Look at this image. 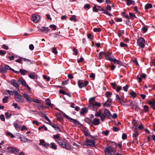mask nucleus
<instances>
[{
    "instance_id": "obj_1",
    "label": "nucleus",
    "mask_w": 155,
    "mask_h": 155,
    "mask_svg": "<svg viewBox=\"0 0 155 155\" xmlns=\"http://www.w3.org/2000/svg\"><path fill=\"white\" fill-rule=\"evenodd\" d=\"M55 141L62 147L67 150L71 149V145L69 143H66L65 140L59 139L56 140Z\"/></svg>"
},
{
    "instance_id": "obj_2",
    "label": "nucleus",
    "mask_w": 155,
    "mask_h": 155,
    "mask_svg": "<svg viewBox=\"0 0 155 155\" xmlns=\"http://www.w3.org/2000/svg\"><path fill=\"white\" fill-rule=\"evenodd\" d=\"M20 92L19 90H17L15 92L14 97L15 100L17 102L20 103H23L25 101L22 96L18 94Z\"/></svg>"
},
{
    "instance_id": "obj_3",
    "label": "nucleus",
    "mask_w": 155,
    "mask_h": 155,
    "mask_svg": "<svg viewBox=\"0 0 155 155\" xmlns=\"http://www.w3.org/2000/svg\"><path fill=\"white\" fill-rule=\"evenodd\" d=\"M89 107L91 108H93V107L96 106L99 107L101 105L100 103L95 101L94 97L90 98L89 99Z\"/></svg>"
},
{
    "instance_id": "obj_4",
    "label": "nucleus",
    "mask_w": 155,
    "mask_h": 155,
    "mask_svg": "<svg viewBox=\"0 0 155 155\" xmlns=\"http://www.w3.org/2000/svg\"><path fill=\"white\" fill-rule=\"evenodd\" d=\"M115 152L114 149L110 146L106 147L104 150L105 155H114Z\"/></svg>"
},
{
    "instance_id": "obj_5",
    "label": "nucleus",
    "mask_w": 155,
    "mask_h": 155,
    "mask_svg": "<svg viewBox=\"0 0 155 155\" xmlns=\"http://www.w3.org/2000/svg\"><path fill=\"white\" fill-rule=\"evenodd\" d=\"M145 40L142 38H140L137 40V45L141 48H143L145 46Z\"/></svg>"
},
{
    "instance_id": "obj_6",
    "label": "nucleus",
    "mask_w": 155,
    "mask_h": 155,
    "mask_svg": "<svg viewBox=\"0 0 155 155\" xmlns=\"http://www.w3.org/2000/svg\"><path fill=\"white\" fill-rule=\"evenodd\" d=\"M95 142L94 140H89L87 138L86 139V141L84 142V145L87 146H89L94 147L95 146Z\"/></svg>"
},
{
    "instance_id": "obj_7",
    "label": "nucleus",
    "mask_w": 155,
    "mask_h": 155,
    "mask_svg": "<svg viewBox=\"0 0 155 155\" xmlns=\"http://www.w3.org/2000/svg\"><path fill=\"white\" fill-rule=\"evenodd\" d=\"M63 116L66 118L70 119V121L73 122L75 124L78 126H80L81 125V124H80V123L76 119H74L70 117L68 115H66L65 113H64Z\"/></svg>"
},
{
    "instance_id": "obj_8",
    "label": "nucleus",
    "mask_w": 155,
    "mask_h": 155,
    "mask_svg": "<svg viewBox=\"0 0 155 155\" xmlns=\"http://www.w3.org/2000/svg\"><path fill=\"white\" fill-rule=\"evenodd\" d=\"M95 116L96 117H100L101 120L102 121H104L105 119V116L104 114H102V111L101 110H100L97 112L95 113Z\"/></svg>"
},
{
    "instance_id": "obj_9",
    "label": "nucleus",
    "mask_w": 155,
    "mask_h": 155,
    "mask_svg": "<svg viewBox=\"0 0 155 155\" xmlns=\"http://www.w3.org/2000/svg\"><path fill=\"white\" fill-rule=\"evenodd\" d=\"M7 150L10 152H11L15 154H17L19 152L18 150L16 148L13 147H8Z\"/></svg>"
},
{
    "instance_id": "obj_10",
    "label": "nucleus",
    "mask_w": 155,
    "mask_h": 155,
    "mask_svg": "<svg viewBox=\"0 0 155 155\" xmlns=\"http://www.w3.org/2000/svg\"><path fill=\"white\" fill-rule=\"evenodd\" d=\"M40 19V17L39 15L36 14L32 15L31 20L34 22H37Z\"/></svg>"
},
{
    "instance_id": "obj_11",
    "label": "nucleus",
    "mask_w": 155,
    "mask_h": 155,
    "mask_svg": "<svg viewBox=\"0 0 155 155\" xmlns=\"http://www.w3.org/2000/svg\"><path fill=\"white\" fill-rule=\"evenodd\" d=\"M147 103L152 108L155 110V99H153L152 100H148Z\"/></svg>"
},
{
    "instance_id": "obj_12",
    "label": "nucleus",
    "mask_w": 155,
    "mask_h": 155,
    "mask_svg": "<svg viewBox=\"0 0 155 155\" xmlns=\"http://www.w3.org/2000/svg\"><path fill=\"white\" fill-rule=\"evenodd\" d=\"M40 143H39V145H42L43 146L46 148H48L49 146V144L47 143H45L44 140L41 139L40 140Z\"/></svg>"
},
{
    "instance_id": "obj_13",
    "label": "nucleus",
    "mask_w": 155,
    "mask_h": 155,
    "mask_svg": "<svg viewBox=\"0 0 155 155\" xmlns=\"http://www.w3.org/2000/svg\"><path fill=\"white\" fill-rule=\"evenodd\" d=\"M104 114L105 116V118L106 117H107L108 118H110L111 116V114L110 113L109 110L107 109L104 110Z\"/></svg>"
},
{
    "instance_id": "obj_14",
    "label": "nucleus",
    "mask_w": 155,
    "mask_h": 155,
    "mask_svg": "<svg viewBox=\"0 0 155 155\" xmlns=\"http://www.w3.org/2000/svg\"><path fill=\"white\" fill-rule=\"evenodd\" d=\"M24 97L26 100L28 102H31L32 101V99L30 97V96L28 94L25 93H23Z\"/></svg>"
},
{
    "instance_id": "obj_15",
    "label": "nucleus",
    "mask_w": 155,
    "mask_h": 155,
    "mask_svg": "<svg viewBox=\"0 0 155 155\" xmlns=\"http://www.w3.org/2000/svg\"><path fill=\"white\" fill-rule=\"evenodd\" d=\"M48 124L51 125L58 132H61V130H60L59 127L56 124H53L51 122L50 123H48Z\"/></svg>"
},
{
    "instance_id": "obj_16",
    "label": "nucleus",
    "mask_w": 155,
    "mask_h": 155,
    "mask_svg": "<svg viewBox=\"0 0 155 155\" xmlns=\"http://www.w3.org/2000/svg\"><path fill=\"white\" fill-rule=\"evenodd\" d=\"M100 120L99 119L97 118H94L91 122L92 124L95 125H98L100 124Z\"/></svg>"
},
{
    "instance_id": "obj_17",
    "label": "nucleus",
    "mask_w": 155,
    "mask_h": 155,
    "mask_svg": "<svg viewBox=\"0 0 155 155\" xmlns=\"http://www.w3.org/2000/svg\"><path fill=\"white\" fill-rule=\"evenodd\" d=\"M12 84L15 86L16 88H18L19 87V85L17 82V81L13 79L11 81Z\"/></svg>"
},
{
    "instance_id": "obj_18",
    "label": "nucleus",
    "mask_w": 155,
    "mask_h": 155,
    "mask_svg": "<svg viewBox=\"0 0 155 155\" xmlns=\"http://www.w3.org/2000/svg\"><path fill=\"white\" fill-rule=\"evenodd\" d=\"M135 130L134 131V133L133 134V137H135V138H137L138 135L137 127L135 126Z\"/></svg>"
},
{
    "instance_id": "obj_19",
    "label": "nucleus",
    "mask_w": 155,
    "mask_h": 155,
    "mask_svg": "<svg viewBox=\"0 0 155 155\" xmlns=\"http://www.w3.org/2000/svg\"><path fill=\"white\" fill-rule=\"evenodd\" d=\"M114 62V63L117 64H119L120 65H121L122 62L114 58H113V59L111 61V62Z\"/></svg>"
},
{
    "instance_id": "obj_20",
    "label": "nucleus",
    "mask_w": 155,
    "mask_h": 155,
    "mask_svg": "<svg viewBox=\"0 0 155 155\" xmlns=\"http://www.w3.org/2000/svg\"><path fill=\"white\" fill-rule=\"evenodd\" d=\"M112 101V99L111 98H109L107 101L104 104V107H107L108 106Z\"/></svg>"
},
{
    "instance_id": "obj_21",
    "label": "nucleus",
    "mask_w": 155,
    "mask_h": 155,
    "mask_svg": "<svg viewBox=\"0 0 155 155\" xmlns=\"http://www.w3.org/2000/svg\"><path fill=\"white\" fill-rule=\"evenodd\" d=\"M132 104V105L135 108V110L137 111L139 109V107H138L137 103L136 102H134L133 103L132 102L131 103Z\"/></svg>"
},
{
    "instance_id": "obj_22",
    "label": "nucleus",
    "mask_w": 155,
    "mask_h": 155,
    "mask_svg": "<svg viewBox=\"0 0 155 155\" xmlns=\"http://www.w3.org/2000/svg\"><path fill=\"white\" fill-rule=\"evenodd\" d=\"M78 84L79 87L80 88L84 87V83L81 80H80L78 81Z\"/></svg>"
},
{
    "instance_id": "obj_23",
    "label": "nucleus",
    "mask_w": 155,
    "mask_h": 155,
    "mask_svg": "<svg viewBox=\"0 0 155 155\" xmlns=\"http://www.w3.org/2000/svg\"><path fill=\"white\" fill-rule=\"evenodd\" d=\"M59 93H60L62 94H65L67 95H68V96L70 97H71V94H70L68 92H67L61 89L60 90Z\"/></svg>"
},
{
    "instance_id": "obj_24",
    "label": "nucleus",
    "mask_w": 155,
    "mask_h": 155,
    "mask_svg": "<svg viewBox=\"0 0 155 155\" xmlns=\"http://www.w3.org/2000/svg\"><path fill=\"white\" fill-rule=\"evenodd\" d=\"M40 31H43L45 33H47L48 31V28L46 27H42L39 28Z\"/></svg>"
},
{
    "instance_id": "obj_25",
    "label": "nucleus",
    "mask_w": 155,
    "mask_h": 155,
    "mask_svg": "<svg viewBox=\"0 0 155 155\" xmlns=\"http://www.w3.org/2000/svg\"><path fill=\"white\" fill-rule=\"evenodd\" d=\"M106 59V60H107L109 61H110L111 62L112 61L113 57H111L110 56V55L109 54H106L105 55Z\"/></svg>"
},
{
    "instance_id": "obj_26",
    "label": "nucleus",
    "mask_w": 155,
    "mask_h": 155,
    "mask_svg": "<svg viewBox=\"0 0 155 155\" xmlns=\"http://www.w3.org/2000/svg\"><path fill=\"white\" fill-rule=\"evenodd\" d=\"M127 2V5H133L135 4V1L132 0H126Z\"/></svg>"
},
{
    "instance_id": "obj_27",
    "label": "nucleus",
    "mask_w": 155,
    "mask_h": 155,
    "mask_svg": "<svg viewBox=\"0 0 155 155\" xmlns=\"http://www.w3.org/2000/svg\"><path fill=\"white\" fill-rule=\"evenodd\" d=\"M18 81L23 86H25L27 84L25 81L22 78H20L18 79Z\"/></svg>"
},
{
    "instance_id": "obj_28",
    "label": "nucleus",
    "mask_w": 155,
    "mask_h": 155,
    "mask_svg": "<svg viewBox=\"0 0 155 155\" xmlns=\"http://www.w3.org/2000/svg\"><path fill=\"white\" fill-rule=\"evenodd\" d=\"M152 7V5L150 3H148L146 4L145 6V9H148L151 8Z\"/></svg>"
},
{
    "instance_id": "obj_29",
    "label": "nucleus",
    "mask_w": 155,
    "mask_h": 155,
    "mask_svg": "<svg viewBox=\"0 0 155 155\" xmlns=\"http://www.w3.org/2000/svg\"><path fill=\"white\" fill-rule=\"evenodd\" d=\"M87 110L85 108H82L80 112V114H84V113L87 112Z\"/></svg>"
},
{
    "instance_id": "obj_30",
    "label": "nucleus",
    "mask_w": 155,
    "mask_h": 155,
    "mask_svg": "<svg viewBox=\"0 0 155 155\" xmlns=\"http://www.w3.org/2000/svg\"><path fill=\"white\" fill-rule=\"evenodd\" d=\"M45 101L46 102V104L47 105H48L49 107H51V102L50 100L48 98L45 99Z\"/></svg>"
},
{
    "instance_id": "obj_31",
    "label": "nucleus",
    "mask_w": 155,
    "mask_h": 155,
    "mask_svg": "<svg viewBox=\"0 0 155 155\" xmlns=\"http://www.w3.org/2000/svg\"><path fill=\"white\" fill-rule=\"evenodd\" d=\"M116 100H117L118 101L120 102V104H122V102L121 101V98L119 96L118 94L116 95Z\"/></svg>"
},
{
    "instance_id": "obj_32",
    "label": "nucleus",
    "mask_w": 155,
    "mask_h": 155,
    "mask_svg": "<svg viewBox=\"0 0 155 155\" xmlns=\"http://www.w3.org/2000/svg\"><path fill=\"white\" fill-rule=\"evenodd\" d=\"M19 72L22 75H24L28 71L24 69H20L19 70Z\"/></svg>"
},
{
    "instance_id": "obj_33",
    "label": "nucleus",
    "mask_w": 155,
    "mask_h": 155,
    "mask_svg": "<svg viewBox=\"0 0 155 155\" xmlns=\"http://www.w3.org/2000/svg\"><path fill=\"white\" fill-rule=\"evenodd\" d=\"M21 140L22 142H25L28 141V139L25 138L23 135L21 138Z\"/></svg>"
},
{
    "instance_id": "obj_34",
    "label": "nucleus",
    "mask_w": 155,
    "mask_h": 155,
    "mask_svg": "<svg viewBox=\"0 0 155 155\" xmlns=\"http://www.w3.org/2000/svg\"><path fill=\"white\" fill-rule=\"evenodd\" d=\"M130 94L131 96V97L134 98L135 97L137 96V94L134 91H132L130 93Z\"/></svg>"
},
{
    "instance_id": "obj_35",
    "label": "nucleus",
    "mask_w": 155,
    "mask_h": 155,
    "mask_svg": "<svg viewBox=\"0 0 155 155\" xmlns=\"http://www.w3.org/2000/svg\"><path fill=\"white\" fill-rule=\"evenodd\" d=\"M7 67L6 65L4 67H2L1 68V72L2 73H6L7 72Z\"/></svg>"
},
{
    "instance_id": "obj_36",
    "label": "nucleus",
    "mask_w": 155,
    "mask_h": 155,
    "mask_svg": "<svg viewBox=\"0 0 155 155\" xmlns=\"http://www.w3.org/2000/svg\"><path fill=\"white\" fill-rule=\"evenodd\" d=\"M32 101L35 102V103H38V104L41 103V101L39 100L36 99L34 98V99H32Z\"/></svg>"
},
{
    "instance_id": "obj_37",
    "label": "nucleus",
    "mask_w": 155,
    "mask_h": 155,
    "mask_svg": "<svg viewBox=\"0 0 155 155\" xmlns=\"http://www.w3.org/2000/svg\"><path fill=\"white\" fill-rule=\"evenodd\" d=\"M122 15L126 18L129 19L130 17L127 15H126V13L124 12H123L122 13Z\"/></svg>"
},
{
    "instance_id": "obj_38",
    "label": "nucleus",
    "mask_w": 155,
    "mask_h": 155,
    "mask_svg": "<svg viewBox=\"0 0 155 155\" xmlns=\"http://www.w3.org/2000/svg\"><path fill=\"white\" fill-rule=\"evenodd\" d=\"M143 108L145 112H147L149 110V107L147 105H144Z\"/></svg>"
},
{
    "instance_id": "obj_39",
    "label": "nucleus",
    "mask_w": 155,
    "mask_h": 155,
    "mask_svg": "<svg viewBox=\"0 0 155 155\" xmlns=\"http://www.w3.org/2000/svg\"><path fill=\"white\" fill-rule=\"evenodd\" d=\"M84 133L85 136L86 137H90L91 135L88 131L87 130L84 131Z\"/></svg>"
},
{
    "instance_id": "obj_40",
    "label": "nucleus",
    "mask_w": 155,
    "mask_h": 155,
    "mask_svg": "<svg viewBox=\"0 0 155 155\" xmlns=\"http://www.w3.org/2000/svg\"><path fill=\"white\" fill-rule=\"evenodd\" d=\"M51 148L54 150H56L57 149L56 146V145L54 143H51Z\"/></svg>"
},
{
    "instance_id": "obj_41",
    "label": "nucleus",
    "mask_w": 155,
    "mask_h": 155,
    "mask_svg": "<svg viewBox=\"0 0 155 155\" xmlns=\"http://www.w3.org/2000/svg\"><path fill=\"white\" fill-rule=\"evenodd\" d=\"M5 115L6 118H10L12 116V114L8 113V112H6L5 113Z\"/></svg>"
},
{
    "instance_id": "obj_42",
    "label": "nucleus",
    "mask_w": 155,
    "mask_h": 155,
    "mask_svg": "<svg viewBox=\"0 0 155 155\" xmlns=\"http://www.w3.org/2000/svg\"><path fill=\"white\" fill-rule=\"evenodd\" d=\"M6 135L10 136L12 138H14L15 137V136L9 132H7L6 133Z\"/></svg>"
},
{
    "instance_id": "obj_43",
    "label": "nucleus",
    "mask_w": 155,
    "mask_h": 155,
    "mask_svg": "<svg viewBox=\"0 0 155 155\" xmlns=\"http://www.w3.org/2000/svg\"><path fill=\"white\" fill-rule=\"evenodd\" d=\"M16 91H9V90H7V91L8 92V93L10 95H13V94L15 95V92H16Z\"/></svg>"
},
{
    "instance_id": "obj_44",
    "label": "nucleus",
    "mask_w": 155,
    "mask_h": 155,
    "mask_svg": "<svg viewBox=\"0 0 155 155\" xmlns=\"http://www.w3.org/2000/svg\"><path fill=\"white\" fill-rule=\"evenodd\" d=\"M8 97V96H5L4 98L2 99L3 102L4 103H5L7 102Z\"/></svg>"
},
{
    "instance_id": "obj_45",
    "label": "nucleus",
    "mask_w": 155,
    "mask_h": 155,
    "mask_svg": "<svg viewBox=\"0 0 155 155\" xmlns=\"http://www.w3.org/2000/svg\"><path fill=\"white\" fill-rule=\"evenodd\" d=\"M14 127L17 130L18 129L20 128V127L18 125V124L16 123H14L13 124Z\"/></svg>"
},
{
    "instance_id": "obj_46",
    "label": "nucleus",
    "mask_w": 155,
    "mask_h": 155,
    "mask_svg": "<svg viewBox=\"0 0 155 155\" xmlns=\"http://www.w3.org/2000/svg\"><path fill=\"white\" fill-rule=\"evenodd\" d=\"M49 27L51 28H52L53 30L55 31L56 29V26L54 25H50Z\"/></svg>"
},
{
    "instance_id": "obj_47",
    "label": "nucleus",
    "mask_w": 155,
    "mask_h": 155,
    "mask_svg": "<svg viewBox=\"0 0 155 155\" xmlns=\"http://www.w3.org/2000/svg\"><path fill=\"white\" fill-rule=\"evenodd\" d=\"M128 87H129L128 85L127 84L125 86H124L123 87V90L124 91L126 92L128 90Z\"/></svg>"
},
{
    "instance_id": "obj_48",
    "label": "nucleus",
    "mask_w": 155,
    "mask_h": 155,
    "mask_svg": "<svg viewBox=\"0 0 155 155\" xmlns=\"http://www.w3.org/2000/svg\"><path fill=\"white\" fill-rule=\"evenodd\" d=\"M105 95L106 97H108L112 95V93L110 92L109 91H107L106 92Z\"/></svg>"
},
{
    "instance_id": "obj_49",
    "label": "nucleus",
    "mask_w": 155,
    "mask_h": 155,
    "mask_svg": "<svg viewBox=\"0 0 155 155\" xmlns=\"http://www.w3.org/2000/svg\"><path fill=\"white\" fill-rule=\"evenodd\" d=\"M111 85L113 89H115L117 85V84L115 82H113L111 83Z\"/></svg>"
},
{
    "instance_id": "obj_50",
    "label": "nucleus",
    "mask_w": 155,
    "mask_h": 155,
    "mask_svg": "<svg viewBox=\"0 0 155 155\" xmlns=\"http://www.w3.org/2000/svg\"><path fill=\"white\" fill-rule=\"evenodd\" d=\"M124 31L123 30H120L119 31V33L118 34V36L120 37L122 35V34H124Z\"/></svg>"
},
{
    "instance_id": "obj_51",
    "label": "nucleus",
    "mask_w": 155,
    "mask_h": 155,
    "mask_svg": "<svg viewBox=\"0 0 155 155\" xmlns=\"http://www.w3.org/2000/svg\"><path fill=\"white\" fill-rule=\"evenodd\" d=\"M127 137V136L126 134L125 133H123L122 135V139L123 140H124L126 139Z\"/></svg>"
},
{
    "instance_id": "obj_52",
    "label": "nucleus",
    "mask_w": 155,
    "mask_h": 155,
    "mask_svg": "<svg viewBox=\"0 0 155 155\" xmlns=\"http://www.w3.org/2000/svg\"><path fill=\"white\" fill-rule=\"evenodd\" d=\"M52 52L54 53L55 54H57L58 51L56 50V48L55 47H54L52 50Z\"/></svg>"
},
{
    "instance_id": "obj_53",
    "label": "nucleus",
    "mask_w": 155,
    "mask_h": 155,
    "mask_svg": "<svg viewBox=\"0 0 155 155\" xmlns=\"http://www.w3.org/2000/svg\"><path fill=\"white\" fill-rule=\"evenodd\" d=\"M44 117L45 119L47 121H48V123H47L48 124V123H50V122H51V121H50V120L49 119L48 117L45 115V114L44 116Z\"/></svg>"
},
{
    "instance_id": "obj_54",
    "label": "nucleus",
    "mask_w": 155,
    "mask_h": 155,
    "mask_svg": "<svg viewBox=\"0 0 155 155\" xmlns=\"http://www.w3.org/2000/svg\"><path fill=\"white\" fill-rule=\"evenodd\" d=\"M87 37L88 39L92 40L93 37V36L91 34L89 33L87 35Z\"/></svg>"
},
{
    "instance_id": "obj_55",
    "label": "nucleus",
    "mask_w": 155,
    "mask_h": 155,
    "mask_svg": "<svg viewBox=\"0 0 155 155\" xmlns=\"http://www.w3.org/2000/svg\"><path fill=\"white\" fill-rule=\"evenodd\" d=\"M120 46L121 47H127V44H125L122 42H120Z\"/></svg>"
},
{
    "instance_id": "obj_56",
    "label": "nucleus",
    "mask_w": 155,
    "mask_h": 155,
    "mask_svg": "<svg viewBox=\"0 0 155 155\" xmlns=\"http://www.w3.org/2000/svg\"><path fill=\"white\" fill-rule=\"evenodd\" d=\"M109 133V131L108 130H106L105 131H103L102 132V134H104L105 136H107Z\"/></svg>"
},
{
    "instance_id": "obj_57",
    "label": "nucleus",
    "mask_w": 155,
    "mask_h": 155,
    "mask_svg": "<svg viewBox=\"0 0 155 155\" xmlns=\"http://www.w3.org/2000/svg\"><path fill=\"white\" fill-rule=\"evenodd\" d=\"M43 78L44 79L46 80L47 81H48L50 80L49 77H47L46 75H43Z\"/></svg>"
},
{
    "instance_id": "obj_58",
    "label": "nucleus",
    "mask_w": 155,
    "mask_h": 155,
    "mask_svg": "<svg viewBox=\"0 0 155 155\" xmlns=\"http://www.w3.org/2000/svg\"><path fill=\"white\" fill-rule=\"evenodd\" d=\"M129 15L130 16V18H133L135 17V15L133 14L132 13H129Z\"/></svg>"
},
{
    "instance_id": "obj_59",
    "label": "nucleus",
    "mask_w": 155,
    "mask_h": 155,
    "mask_svg": "<svg viewBox=\"0 0 155 155\" xmlns=\"http://www.w3.org/2000/svg\"><path fill=\"white\" fill-rule=\"evenodd\" d=\"M6 53V51L4 50H0V55H4Z\"/></svg>"
},
{
    "instance_id": "obj_60",
    "label": "nucleus",
    "mask_w": 155,
    "mask_h": 155,
    "mask_svg": "<svg viewBox=\"0 0 155 155\" xmlns=\"http://www.w3.org/2000/svg\"><path fill=\"white\" fill-rule=\"evenodd\" d=\"M93 31L95 32H99L101 31V29L98 28H94L93 29Z\"/></svg>"
},
{
    "instance_id": "obj_61",
    "label": "nucleus",
    "mask_w": 155,
    "mask_h": 155,
    "mask_svg": "<svg viewBox=\"0 0 155 155\" xmlns=\"http://www.w3.org/2000/svg\"><path fill=\"white\" fill-rule=\"evenodd\" d=\"M70 20L71 21H76L77 20L75 18V16L73 15L70 18Z\"/></svg>"
},
{
    "instance_id": "obj_62",
    "label": "nucleus",
    "mask_w": 155,
    "mask_h": 155,
    "mask_svg": "<svg viewBox=\"0 0 155 155\" xmlns=\"http://www.w3.org/2000/svg\"><path fill=\"white\" fill-rule=\"evenodd\" d=\"M93 12H98V10L97 8L96 5H94L93 8Z\"/></svg>"
},
{
    "instance_id": "obj_63",
    "label": "nucleus",
    "mask_w": 155,
    "mask_h": 155,
    "mask_svg": "<svg viewBox=\"0 0 155 155\" xmlns=\"http://www.w3.org/2000/svg\"><path fill=\"white\" fill-rule=\"evenodd\" d=\"M32 123L33 124H35L37 126H38L39 125V123L37 120H33Z\"/></svg>"
},
{
    "instance_id": "obj_64",
    "label": "nucleus",
    "mask_w": 155,
    "mask_h": 155,
    "mask_svg": "<svg viewBox=\"0 0 155 155\" xmlns=\"http://www.w3.org/2000/svg\"><path fill=\"white\" fill-rule=\"evenodd\" d=\"M84 9H89L90 8V5L89 4L85 5L84 6Z\"/></svg>"
}]
</instances>
